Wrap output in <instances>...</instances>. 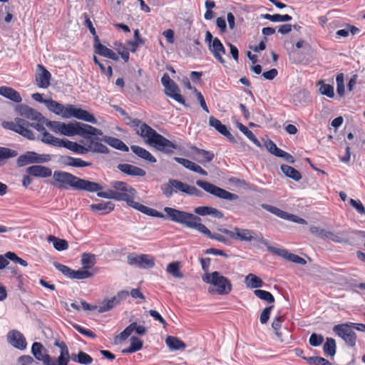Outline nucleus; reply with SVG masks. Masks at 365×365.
Masks as SVG:
<instances>
[{"instance_id":"obj_1","label":"nucleus","mask_w":365,"mask_h":365,"mask_svg":"<svg viewBox=\"0 0 365 365\" xmlns=\"http://www.w3.org/2000/svg\"><path fill=\"white\" fill-rule=\"evenodd\" d=\"M113 190L105 192H98L97 195L106 199H113L118 201H125L127 205L134 209L152 217L163 218L165 215L158 210L145 206L134 200L137 191L126 182L122 181H113L111 182Z\"/></svg>"},{"instance_id":"obj_2","label":"nucleus","mask_w":365,"mask_h":365,"mask_svg":"<svg viewBox=\"0 0 365 365\" xmlns=\"http://www.w3.org/2000/svg\"><path fill=\"white\" fill-rule=\"evenodd\" d=\"M128 123L143 138L145 139V143L154 147L156 150L165 153H171L176 149V145L162 135L158 133L150 126L138 119H132L128 118Z\"/></svg>"},{"instance_id":"obj_3","label":"nucleus","mask_w":365,"mask_h":365,"mask_svg":"<svg viewBox=\"0 0 365 365\" xmlns=\"http://www.w3.org/2000/svg\"><path fill=\"white\" fill-rule=\"evenodd\" d=\"M53 185L59 189L97 192L102 190L100 184L80 178L70 173L56 170L53 174Z\"/></svg>"},{"instance_id":"obj_4","label":"nucleus","mask_w":365,"mask_h":365,"mask_svg":"<svg viewBox=\"0 0 365 365\" xmlns=\"http://www.w3.org/2000/svg\"><path fill=\"white\" fill-rule=\"evenodd\" d=\"M45 105L50 111L56 115H61L64 118L74 117L93 124L97 123V120L91 113L86 110L75 108L72 105H68L65 107L52 99H47V101H45Z\"/></svg>"},{"instance_id":"obj_5","label":"nucleus","mask_w":365,"mask_h":365,"mask_svg":"<svg viewBox=\"0 0 365 365\" xmlns=\"http://www.w3.org/2000/svg\"><path fill=\"white\" fill-rule=\"evenodd\" d=\"M204 282L212 285L208 288L209 293H215L220 295L228 294L232 289L230 280L219 272L206 273L202 277Z\"/></svg>"},{"instance_id":"obj_6","label":"nucleus","mask_w":365,"mask_h":365,"mask_svg":"<svg viewBox=\"0 0 365 365\" xmlns=\"http://www.w3.org/2000/svg\"><path fill=\"white\" fill-rule=\"evenodd\" d=\"M164 212L169 220L187 227L197 230L201 225V218L194 214L169 207H164Z\"/></svg>"},{"instance_id":"obj_7","label":"nucleus","mask_w":365,"mask_h":365,"mask_svg":"<svg viewBox=\"0 0 365 365\" xmlns=\"http://www.w3.org/2000/svg\"><path fill=\"white\" fill-rule=\"evenodd\" d=\"M160 188L163 194L167 198H170L173 193L178 192H182L188 195L197 197H202L203 195V192L195 186L190 185L175 179H169L166 183H163L161 185Z\"/></svg>"},{"instance_id":"obj_8","label":"nucleus","mask_w":365,"mask_h":365,"mask_svg":"<svg viewBox=\"0 0 365 365\" xmlns=\"http://www.w3.org/2000/svg\"><path fill=\"white\" fill-rule=\"evenodd\" d=\"M61 127V134L66 136L78 135L84 138H89V135H103L101 130L79 122L63 123Z\"/></svg>"},{"instance_id":"obj_9","label":"nucleus","mask_w":365,"mask_h":365,"mask_svg":"<svg viewBox=\"0 0 365 365\" xmlns=\"http://www.w3.org/2000/svg\"><path fill=\"white\" fill-rule=\"evenodd\" d=\"M29 122L21 118H16L14 121H3L1 126L7 130L14 131L29 140L35 138L33 132L28 129Z\"/></svg>"},{"instance_id":"obj_10","label":"nucleus","mask_w":365,"mask_h":365,"mask_svg":"<svg viewBox=\"0 0 365 365\" xmlns=\"http://www.w3.org/2000/svg\"><path fill=\"white\" fill-rule=\"evenodd\" d=\"M197 185L202 188L206 192L219 197L227 200H235L238 199V195L230 192L222 188H220L210 182L198 180L196 181Z\"/></svg>"},{"instance_id":"obj_11","label":"nucleus","mask_w":365,"mask_h":365,"mask_svg":"<svg viewBox=\"0 0 365 365\" xmlns=\"http://www.w3.org/2000/svg\"><path fill=\"white\" fill-rule=\"evenodd\" d=\"M234 240L244 242L255 241L266 246L267 249L270 247L268 240H265L261 234L257 235L255 231L249 229L235 227Z\"/></svg>"},{"instance_id":"obj_12","label":"nucleus","mask_w":365,"mask_h":365,"mask_svg":"<svg viewBox=\"0 0 365 365\" xmlns=\"http://www.w3.org/2000/svg\"><path fill=\"white\" fill-rule=\"evenodd\" d=\"M352 323H345L335 325L333 327L334 332L341 337L345 343L351 347L356 344V335Z\"/></svg>"},{"instance_id":"obj_13","label":"nucleus","mask_w":365,"mask_h":365,"mask_svg":"<svg viewBox=\"0 0 365 365\" xmlns=\"http://www.w3.org/2000/svg\"><path fill=\"white\" fill-rule=\"evenodd\" d=\"M51 160V157L48 154H38L33 151H28L19 157L17 165L19 167H22L31 163H47Z\"/></svg>"},{"instance_id":"obj_14","label":"nucleus","mask_w":365,"mask_h":365,"mask_svg":"<svg viewBox=\"0 0 365 365\" xmlns=\"http://www.w3.org/2000/svg\"><path fill=\"white\" fill-rule=\"evenodd\" d=\"M127 260L130 265H135L142 269L152 268L155 265L154 259L148 255L130 254L127 257Z\"/></svg>"},{"instance_id":"obj_15","label":"nucleus","mask_w":365,"mask_h":365,"mask_svg":"<svg viewBox=\"0 0 365 365\" xmlns=\"http://www.w3.org/2000/svg\"><path fill=\"white\" fill-rule=\"evenodd\" d=\"M31 354L43 365H54V359L47 353L46 349L40 342H34L31 346Z\"/></svg>"},{"instance_id":"obj_16","label":"nucleus","mask_w":365,"mask_h":365,"mask_svg":"<svg viewBox=\"0 0 365 365\" xmlns=\"http://www.w3.org/2000/svg\"><path fill=\"white\" fill-rule=\"evenodd\" d=\"M129 293L128 291H120L118 294L110 299H105L101 304L98 307L99 313L106 312L109 311L118 305L121 301L124 300Z\"/></svg>"},{"instance_id":"obj_17","label":"nucleus","mask_w":365,"mask_h":365,"mask_svg":"<svg viewBox=\"0 0 365 365\" xmlns=\"http://www.w3.org/2000/svg\"><path fill=\"white\" fill-rule=\"evenodd\" d=\"M15 110L19 115L29 120L35 121L43 120V116L41 113L25 104L17 105Z\"/></svg>"},{"instance_id":"obj_18","label":"nucleus","mask_w":365,"mask_h":365,"mask_svg":"<svg viewBox=\"0 0 365 365\" xmlns=\"http://www.w3.org/2000/svg\"><path fill=\"white\" fill-rule=\"evenodd\" d=\"M268 251L297 264L304 265L307 263L306 260L302 257L295 254L289 253L284 249H279L270 245V247H268Z\"/></svg>"},{"instance_id":"obj_19","label":"nucleus","mask_w":365,"mask_h":365,"mask_svg":"<svg viewBox=\"0 0 365 365\" xmlns=\"http://www.w3.org/2000/svg\"><path fill=\"white\" fill-rule=\"evenodd\" d=\"M96 136L97 135H89V138H87L88 140L87 144L88 152L103 154L108 153L109 149L101 143L103 141L102 138H99Z\"/></svg>"},{"instance_id":"obj_20","label":"nucleus","mask_w":365,"mask_h":365,"mask_svg":"<svg viewBox=\"0 0 365 365\" xmlns=\"http://www.w3.org/2000/svg\"><path fill=\"white\" fill-rule=\"evenodd\" d=\"M51 78V75L49 71L43 66L38 64L36 75V85L39 88H46L50 85Z\"/></svg>"},{"instance_id":"obj_21","label":"nucleus","mask_w":365,"mask_h":365,"mask_svg":"<svg viewBox=\"0 0 365 365\" xmlns=\"http://www.w3.org/2000/svg\"><path fill=\"white\" fill-rule=\"evenodd\" d=\"M8 342L16 349L24 350L26 348V341L24 335L17 330H11L7 334Z\"/></svg>"},{"instance_id":"obj_22","label":"nucleus","mask_w":365,"mask_h":365,"mask_svg":"<svg viewBox=\"0 0 365 365\" xmlns=\"http://www.w3.org/2000/svg\"><path fill=\"white\" fill-rule=\"evenodd\" d=\"M54 345L60 348V355L54 359V365H68L71 359L68 348L65 342L56 341Z\"/></svg>"},{"instance_id":"obj_23","label":"nucleus","mask_w":365,"mask_h":365,"mask_svg":"<svg viewBox=\"0 0 365 365\" xmlns=\"http://www.w3.org/2000/svg\"><path fill=\"white\" fill-rule=\"evenodd\" d=\"M209 49L217 61L222 64L225 63L222 57V55L225 53V48L219 38H214L212 44L210 45Z\"/></svg>"},{"instance_id":"obj_24","label":"nucleus","mask_w":365,"mask_h":365,"mask_svg":"<svg viewBox=\"0 0 365 365\" xmlns=\"http://www.w3.org/2000/svg\"><path fill=\"white\" fill-rule=\"evenodd\" d=\"M209 125L215 128L220 134L225 136L230 142L236 143L235 137L227 130V127L213 116L209 118Z\"/></svg>"},{"instance_id":"obj_25","label":"nucleus","mask_w":365,"mask_h":365,"mask_svg":"<svg viewBox=\"0 0 365 365\" xmlns=\"http://www.w3.org/2000/svg\"><path fill=\"white\" fill-rule=\"evenodd\" d=\"M118 169L122 173L132 177H143L146 174V172L143 169L127 163L119 164Z\"/></svg>"},{"instance_id":"obj_26","label":"nucleus","mask_w":365,"mask_h":365,"mask_svg":"<svg viewBox=\"0 0 365 365\" xmlns=\"http://www.w3.org/2000/svg\"><path fill=\"white\" fill-rule=\"evenodd\" d=\"M26 173L36 178H48L51 176V168L43 165H32L26 168Z\"/></svg>"},{"instance_id":"obj_27","label":"nucleus","mask_w":365,"mask_h":365,"mask_svg":"<svg viewBox=\"0 0 365 365\" xmlns=\"http://www.w3.org/2000/svg\"><path fill=\"white\" fill-rule=\"evenodd\" d=\"M195 214L201 216L210 215L217 219H222L224 217L222 212L217 208L210 206H200L194 209Z\"/></svg>"},{"instance_id":"obj_28","label":"nucleus","mask_w":365,"mask_h":365,"mask_svg":"<svg viewBox=\"0 0 365 365\" xmlns=\"http://www.w3.org/2000/svg\"><path fill=\"white\" fill-rule=\"evenodd\" d=\"M59 161L64 165L75 168H83L91 166L92 165L91 162H86L81 158H73L68 155L61 156Z\"/></svg>"},{"instance_id":"obj_29","label":"nucleus","mask_w":365,"mask_h":365,"mask_svg":"<svg viewBox=\"0 0 365 365\" xmlns=\"http://www.w3.org/2000/svg\"><path fill=\"white\" fill-rule=\"evenodd\" d=\"M165 94L167 96L171 97L177 102L186 106L185 99L183 96L180 93V89L178 85L174 81H173L171 83L165 86Z\"/></svg>"},{"instance_id":"obj_30","label":"nucleus","mask_w":365,"mask_h":365,"mask_svg":"<svg viewBox=\"0 0 365 365\" xmlns=\"http://www.w3.org/2000/svg\"><path fill=\"white\" fill-rule=\"evenodd\" d=\"M198 232L200 233L205 235L208 238L212 240H215L218 242H222L225 245H230V242L226 237L219 234V233H212L210 230L203 224L201 223L200 226L199 227Z\"/></svg>"},{"instance_id":"obj_31","label":"nucleus","mask_w":365,"mask_h":365,"mask_svg":"<svg viewBox=\"0 0 365 365\" xmlns=\"http://www.w3.org/2000/svg\"><path fill=\"white\" fill-rule=\"evenodd\" d=\"M0 95L17 103L22 101L20 93L11 87L1 86Z\"/></svg>"},{"instance_id":"obj_32","label":"nucleus","mask_w":365,"mask_h":365,"mask_svg":"<svg viewBox=\"0 0 365 365\" xmlns=\"http://www.w3.org/2000/svg\"><path fill=\"white\" fill-rule=\"evenodd\" d=\"M102 140L104 143L108 144L110 146H111L117 150H119L121 151H125V152L128 151V147L122 140H120L118 138L111 137V136L105 135L102 138Z\"/></svg>"},{"instance_id":"obj_33","label":"nucleus","mask_w":365,"mask_h":365,"mask_svg":"<svg viewBox=\"0 0 365 365\" xmlns=\"http://www.w3.org/2000/svg\"><path fill=\"white\" fill-rule=\"evenodd\" d=\"M41 140L46 144H48L59 148H63V145L65 143V140L54 137L53 135H52L46 130L43 132Z\"/></svg>"},{"instance_id":"obj_34","label":"nucleus","mask_w":365,"mask_h":365,"mask_svg":"<svg viewBox=\"0 0 365 365\" xmlns=\"http://www.w3.org/2000/svg\"><path fill=\"white\" fill-rule=\"evenodd\" d=\"M131 150L138 157L150 163H155L156 158L147 150L138 145H132Z\"/></svg>"},{"instance_id":"obj_35","label":"nucleus","mask_w":365,"mask_h":365,"mask_svg":"<svg viewBox=\"0 0 365 365\" xmlns=\"http://www.w3.org/2000/svg\"><path fill=\"white\" fill-rule=\"evenodd\" d=\"M192 149L195 150V159L200 163H209L214 158V154L209 151L197 148L196 147H192Z\"/></svg>"},{"instance_id":"obj_36","label":"nucleus","mask_w":365,"mask_h":365,"mask_svg":"<svg viewBox=\"0 0 365 365\" xmlns=\"http://www.w3.org/2000/svg\"><path fill=\"white\" fill-rule=\"evenodd\" d=\"M63 148H66L77 154L85 155L88 153L87 144L86 145H82L66 139L65 140Z\"/></svg>"},{"instance_id":"obj_37","label":"nucleus","mask_w":365,"mask_h":365,"mask_svg":"<svg viewBox=\"0 0 365 365\" xmlns=\"http://www.w3.org/2000/svg\"><path fill=\"white\" fill-rule=\"evenodd\" d=\"M90 207L93 211H101V215H106L113 210L115 205L112 202L108 201L98 204H92L90 205Z\"/></svg>"},{"instance_id":"obj_38","label":"nucleus","mask_w":365,"mask_h":365,"mask_svg":"<svg viewBox=\"0 0 365 365\" xmlns=\"http://www.w3.org/2000/svg\"><path fill=\"white\" fill-rule=\"evenodd\" d=\"M70 359L83 365H88L93 362V358L83 351H78L77 354H72Z\"/></svg>"},{"instance_id":"obj_39","label":"nucleus","mask_w":365,"mask_h":365,"mask_svg":"<svg viewBox=\"0 0 365 365\" xmlns=\"http://www.w3.org/2000/svg\"><path fill=\"white\" fill-rule=\"evenodd\" d=\"M165 343L170 350L184 349L186 347V344L182 341L173 336H168Z\"/></svg>"},{"instance_id":"obj_40","label":"nucleus","mask_w":365,"mask_h":365,"mask_svg":"<svg viewBox=\"0 0 365 365\" xmlns=\"http://www.w3.org/2000/svg\"><path fill=\"white\" fill-rule=\"evenodd\" d=\"M245 283L249 288H259L263 285V281L254 274H249L245 278Z\"/></svg>"},{"instance_id":"obj_41","label":"nucleus","mask_w":365,"mask_h":365,"mask_svg":"<svg viewBox=\"0 0 365 365\" xmlns=\"http://www.w3.org/2000/svg\"><path fill=\"white\" fill-rule=\"evenodd\" d=\"M280 168L287 177L292 178L295 181H299L302 179L301 173L295 168L287 165H282Z\"/></svg>"},{"instance_id":"obj_42","label":"nucleus","mask_w":365,"mask_h":365,"mask_svg":"<svg viewBox=\"0 0 365 365\" xmlns=\"http://www.w3.org/2000/svg\"><path fill=\"white\" fill-rule=\"evenodd\" d=\"M47 240L49 242H52L54 248L58 251H63L68 248V244L66 240L58 238L53 235H49Z\"/></svg>"},{"instance_id":"obj_43","label":"nucleus","mask_w":365,"mask_h":365,"mask_svg":"<svg viewBox=\"0 0 365 365\" xmlns=\"http://www.w3.org/2000/svg\"><path fill=\"white\" fill-rule=\"evenodd\" d=\"M166 272L175 278L182 279L184 277V274L180 271L179 262L169 263L167 265Z\"/></svg>"},{"instance_id":"obj_44","label":"nucleus","mask_w":365,"mask_h":365,"mask_svg":"<svg viewBox=\"0 0 365 365\" xmlns=\"http://www.w3.org/2000/svg\"><path fill=\"white\" fill-rule=\"evenodd\" d=\"M81 262L82 268L89 270L96 264V255L91 253H83L81 255Z\"/></svg>"},{"instance_id":"obj_45","label":"nucleus","mask_w":365,"mask_h":365,"mask_svg":"<svg viewBox=\"0 0 365 365\" xmlns=\"http://www.w3.org/2000/svg\"><path fill=\"white\" fill-rule=\"evenodd\" d=\"M237 127L240 129L241 132H242L246 137L250 139L255 145H256L257 147H262V145L260 142L258 140V139L255 137L254 133L249 130L245 125L242 124L241 123H237Z\"/></svg>"},{"instance_id":"obj_46","label":"nucleus","mask_w":365,"mask_h":365,"mask_svg":"<svg viewBox=\"0 0 365 365\" xmlns=\"http://www.w3.org/2000/svg\"><path fill=\"white\" fill-rule=\"evenodd\" d=\"M18 152L8 148L0 147V166L4 163V160L17 156Z\"/></svg>"},{"instance_id":"obj_47","label":"nucleus","mask_w":365,"mask_h":365,"mask_svg":"<svg viewBox=\"0 0 365 365\" xmlns=\"http://www.w3.org/2000/svg\"><path fill=\"white\" fill-rule=\"evenodd\" d=\"M93 275V274L90 272L89 270L84 269L83 268L79 269L78 270H73L72 269L71 279H84L91 277Z\"/></svg>"},{"instance_id":"obj_48","label":"nucleus","mask_w":365,"mask_h":365,"mask_svg":"<svg viewBox=\"0 0 365 365\" xmlns=\"http://www.w3.org/2000/svg\"><path fill=\"white\" fill-rule=\"evenodd\" d=\"M262 17L265 19L269 20L273 22H285L289 21L292 20V16L288 14L281 15V14H263Z\"/></svg>"},{"instance_id":"obj_49","label":"nucleus","mask_w":365,"mask_h":365,"mask_svg":"<svg viewBox=\"0 0 365 365\" xmlns=\"http://www.w3.org/2000/svg\"><path fill=\"white\" fill-rule=\"evenodd\" d=\"M324 351L331 356H334L336 354V342L332 338H327V341L324 344Z\"/></svg>"},{"instance_id":"obj_50","label":"nucleus","mask_w":365,"mask_h":365,"mask_svg":"<svg viewBox=\"0 0 365 365\" xmlns=\"http://www.w3.org/2000/svg\"><path fill=\"white\" fill-rule=\"evenodd\" d=\"M254 294L256 297L262 300L267 302V303H273L274 302L273 295L267 291L262 289H255L254 291Z\"/></svg>"},{"instance_id":"obj_51","label":"nucleus","mask_w":365,"mask_h":365,"mask_svg":"<svg viewBox=\"0 0 365 365\" xmlns=\"http://www.w3.org/2000/svg\"><path fill=\"white\" fill-rule=\"evenodd\" d=\"M42 120L43 122H45L46 125L48 126L52 131L56 133L61 134V126L63 125V123L59 121L48 120V119H46L44 117L43 120Z\"/></svg>"},{"instance_id":"obj_52","label":"nucleus","mask_w":365,"mask_h":365,"mask_svg":"<svg viewBox=\"0 0 365 365\" xmlns=\"http://www.w3.org/2000/svg\"><path fill=\"white\" fill-rule=\"evenodd\" d=\"M94 48L97 53L104 57L106 56L107 53L110 51V48L101 43L98 36H96V40L94 41Z\"/></svg>"},{"instance_id":"obj_53","label":"nucleus","mask_w":365,"mask_h":365,"mask_svg":"<svg viewBox=\"0 0 365 365\" xmlns=\"http://www.w3.org/2000/svg\"><path fill=\"white\" fill-rule=\"evenodd\" d=\"M132 334L131 326H128L121 333L116 335L114 338V343L119 344L123 341H125Z\"/></svg>"},{"instance_id":"obj_54","label":"nucleus","mask_w":365,"mask_h":365,"mask_svg":"<svg viewBox=\"0 0 365 365\" xmlns=\"http://www.w3.org/2000/svg\"><path fill=\"white\" fill-rule=\"evenodd\" d=\"M262 208L267 210L268 212H269L282 219H284L285 217L287 216V212L282 211L274 206L267 205V204H263L262 205Z\"/></svg>"},{"instance_id":"obj_55","label":"nucleus","mask_w":365,"mask_h":365,"mask_svg":"<svg viewBox=\"0 0 365 365\" xmlns=\"http://www.w3.org/2000/svg\"><path fill=\"white\" fill-rule=\"evenodd\" d=\"M328 239H330L334 242L336 243H341V244H349V242L348 239L344 237L342 234L341 233H334L331 231H329L328 235Z\"/></svg>"},{"instance_id":"obj_56","label":"nucleus","mask_w":365,"mask_h":365,"mask_svg":"<svg viewBox=\"0 0 365 365\" xmlns=\"http://www.w3.org/2000/svg\"><path fill=\"white\" fill-rule=\"evenodd\" d=\"M284 322V317L282 316L277 317L273 319L272 323V327L275 331L277 336L281 339L282 333L279 331V329L282 327V323Z\"/></svg>"},{"instance_id":"obj_57","label":"nucleus","mask_w":365,"mask_h":365,"mask_svg":"<svg viewBox=\"0 0 365 365\" xmlns=\"http://www.w3.org/2000/svg\"><path fill=\"white\" fill-rule=\"evenodd\" d=\"M323 336L316 333L312 334L309 339V344L312 346H319L323 343Z\"/></svg>"},{"instance_id":"obj_58","label":"nucleus","mask_w":365,"mask_h":365,"mask_svg":"<svg viewBox=\"0 0 365 365\" xmlns=\"http://www.w3.org/2000/svg\"><path fill=\"white\" fill-rule=\"evenodd\" d=\"M307 360L309 364L314 365H331L328 360L319 356L309 357Z\"/></svg>"},{"instance_id":"obj_59","label":"nucleus","mask_w":365,"mask_h":365,"mask_svg":"<svg viewBox=\"0 0 365 365\" xmlns=\"http://www.w3.org/2000/svg\"><path fill=\"white\" fill-rule=\"evenodd\" d=\"M319 92L322 95H325L329 98H332L334 95V88L329 84H323L319 88Z\"/></svg>"},{"instance_id":"obj_60","label":"nucleus","mask_w":365,"mask_h":365,"mask_svg":"<svg viewBox=\"0 0 365 365\" xmlns=\"http://www.w3.org/2000/svg\"><path fill=\"white\" fill-rule=\"evenodd\" d=\"M53 265L58 271H60L65 276L68 277V278L71 277L72 269L64 264H60L59 262H54Z\"/></svg>"},{"instance_id":"obj_61","label":"nucleus","mask_w":365,"mask_h":365,"mask_svg":"<svg viewBox=\"0 0 365 365\" xmlns=\"http://www.w3.org/2000/svg\"><path fill=\"white\" fill-rule=\"evenodd\" d=\"M349 203L359 214L365 215V207L360 200L351 198L349 200Z\"/></svg>"},{"instance_id":"obj_62","label":"nucleus","mask_w":365,"mask_h":365,"mask_svg":"<svg viewBox=\"0 0 365 365\" xmlns=\"http://www.w3.org/2000/svg\"><path fill=\"white\" fill-rule=\"evenodd\" d=\"M273 307H274V306H269V307L264 308L262 310V312L260 314V317H259L260 322L262 324H266L268 322V320L269 319V315H270L271 311L273 309Z\"/></svg>"},{"instance_id":"obj_63","label":"nucleus","mask_w":365,"mask_h":365,"mask_svg":"<svg viewBox=\"0 0 365 365\" xmlns=\"http://www.w3.org/2000/svg\"><path fill=\"white\" fill-rule=\"evenodd\" d=\"M193 92L196 95L197 101H199V103H200V106L202 107V108L206 113H209V109L207 106L205 98H204L203 96L202 95V93L200 91H198L196 88L193 89Z\"/></svg>"},{"instance_id":"obj_64","label":"nucleus","mask_w":365,"mask_h":365,"mask_svg":"<svg viewBox=\"0 0 365 365\" xmlns=\"http://www.w3.org/2000/svg\"><path fill=\"white\" fill-rule=\"evenodd\" d=\"M130 347H132L135 351L140 350L143 347V341L136 336H132L130 338Z\"/></svg>"}]
</instances>
